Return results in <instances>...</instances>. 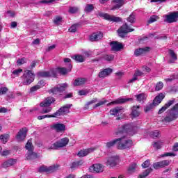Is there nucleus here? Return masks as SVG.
Returning <instances> with one entry per match:
<instances>
[{
  "label": "nucleus",
  "mask_w": 178,
  "mask_h": 178,
  "mask_svg": "<svg viewBox=\"0 0 178 178\" xmlns=\"http://www.w3.org/2000/svg\"><path fill=\"white\" fill-rule=\"evenodd\" d=\"M22 80L24 86H29L34 81V74L30 70H26L22 76Z\"/></svg>",
  "instance_id": "2"
},
{
  "label": "nucleus",
  "mask_w": 178,
  "mask_h": 178,
  "mask_svg": "<svg viewBox=\"0 0 178 178\" xmlns=\"http://www.w3.org/2000/svg\"><path fill=\"white\" fill-rule=\"evenodd\" d=\"M0 140H1L3 144H6V143H8V140H9V135L8 134L0 135Z\"/></svg>",
  "instance_id": "42"
},
{
  "label": "nucleus",
  "mask_w": 178,
  "mask_h": 178,
  "mask_svg": "<svg viewBox=\"0 0 178 178\" xmlns=\"http://www.w3.org/2000/svg\"><path fill=\"white\" fill-rule=\"evenodd\" d=\"M66 88H67V83H61L50 90L49 92H51L54 95H60V93L63 92Z\"/></svg>",
  "instance_id": "4"
},
{
  "label": "nucleus",
  "mask_w": 178,
  "mask_h": 178,
  "mask_svg": "<svg viewBox=\"0 0 178 178\" xmlns=\"http://www.w3.org/2000/svg\"><path fill=\"white\" fill-rule=\"evenodd\" d=\"M127 20L129 23H134L136 22V15L133 13L131 14Z\"/></svg>",
  "instance_id": "46"
},
{
  "label": "nucleus",
  "mask_w": 178,
  "mask_h": 178,
  "mask_svg": "<svg viewBox=\"0 0 178 178\" xmlns=\"http://www.w3.org/2000/svg\"><path fill=\"white\" fill-rule=\"evenodd\" d=\"M54 102H55V98L49 97L42 102L40 105L42 107L51 106V104H54Z\"/></svg>",
  "instance_id": "20"
},
{
  "label": "nucleus",
  "mask_w": 178,
  "mask_h": 178,
  "mask_svg": "<svg viewBox=\"0 0 178 178\" xmlns=\"http://www.w3.org/2000/svg\"><path fill=\"white\" fill-rule=\"evenodd\" d=\"M27 136V129L22 128L17 134L16 139L17 141H23Z\"/></svg>",
  "instance_id": "15"
},
{
  "label": "nucleus",
  "mask_w": 178,
  "mask_h": 178,
  "mask_svg": "<svg viewBox=\"0 0 178 178\" xmlns=\"http://www.w3.org/2000/svg\"><path fill=\"white\" fill-rule=\"evenodd\" d=\"M52 2H55V0H41L38 3H52Z\"/></svg>",
  "instance_id": "62"
},
{
  "label": "nucleus",
  "mask_w": 178,
  "mask_h": 178,
  "mask_svg": "<svg viewBox=\"0 0 178 178\" xmlns=\"http://www.w3.org/2000/svg\"><path fill=\"white\" fill-rule=\"evenodd\" d=\"M24 63H26V58H21L17 61V65L18 66H22V65H24Z\"/></svg>",
  "instance_id": "57"
},
{
  "label": "nucleus",
  "mask_w": 178,
  "mask_h": 178,
  "mask_svg": "<svg viewBox=\"0 0 178 178\" xmlns=\"http://www.w3.org/2000/svg\"><path fill=\"white\" fill-rule=\"evenodd\" d=\"M40 88H41V86L37 85V86H35L31 88L30 91H31V92H34L37 91V90H40Z\"/></svg>",
  "instance_id": "60"
},
{
  "label": "nucleus",
  "mask_w": 178,
  "mask_h": 178,
  "mask_svg": "<svg viewBox=\"0 0 178 178\" xmlns=\"http://www.w3.org/2000/svg\"><path fill=\"white\" fill-rule=\"evenodd\" d=\"M149 166V161L148 160L145 161L143 164H142V168L145 169L146 168H148Z\"/></svg>",
  "instance_id": "64"
},
{
  "label": "nucleus",
  "mask_w": 178,
  "mask_h": 178,
  "mask_svg": "<svg viewBox=\"0 0 178 178\" xmlns=\"http://www.w3.org/2000/svg\"><path fill=\"white\" fill-rule=\"evenodd\" d=\"M158 19H159V17H158L156 15H152V17H150L149 19L148 20V23L149 24L154 23L155 22H156V20H158Z\"/></svg>",
  "instance_id": "49"
},
{
  "label": "nucleus",
  "mask_w": 178,
  "mask_h": 178,
  "mask_svg": "<svg viewBox=\"0 0 178 178\" xmlns=\"http://www.w3.org/2000/svg\"><path fill=\"white\" fill-rule=\"evenodd\" d=\"M118 149H129L133 147V140L126 137L117 138Z\"/></svg>",
  "instance_id": "1"
},
{
  "label": "nucleus",
  "mask_w": 178,
  "mask_h": 178,
  "mask_svg": "<svg viewBox=\"0 0 178 178\" xmlns=\"http://www.w3.org/2000/svg\"><path fill=\"white\" fill-rule=\"evenodd\" d=\"M6 92H8V88L4 87V88H0V95L6 94Z\"/></svg>",
  "instance_id": "63"
},
{
  "label": "nucleus",
  "mask_w": 178,
  "mask_h": 178,
  "mask_svg": "<svg viewBox=\"0 0 178 178\" xmlns=\"http://www.w3.org/2000/svg\"><path fill=\"white\" fill-rule=\"evenodd\" d=\"M133 130V125L131 124H126L118 128L115 131V135L119 136V134H123V133H129Z\"/></svg>",
  "instance_id": "6"
},
{
  "label": "nucleus",
  "mask_w": 178,
  "mask_h": 178,
  "mask_svg": "<svg viewBox=\"0 0 178 178\" xmlns=\"http://www.w3.org/2000/svg\"><path fill=\"white\" fill-rule=\"evenodd\" d=\"M115 144H116L117 148H118V138H116V139H115L113 140L107 142L106 143V147L107 148H112V147H115Z\"/></svg>",
  "instance_id": "34"
},
{
  "label": "nucleus",
  "mask_w": 178,
  "mask_h": 178,
  "mask_svg": "<svg viewBox=\"0 0 178 178\" xmlns=\"http://www.w3.org/2000/svg\"><path fill=\"white\" fill-rule=\"evenodd\" d=\"M72 70V65H70V68L66 69L65 67H59L57 69L58 73H60V74H63L65 76V74H67L68 72H70Z\"/></svg>",
  "instance_id": "33"
},
{
  "label": "nucleus",
  "mask_w": 178,
  "mask_h": 178,
  "mask_svg": "<svg viewBox=\"0 0 178 178\" xmlns=\"http://www.w3.org/2000/svg\"><path fill=\"white\" fill-rule=\"evenodd\" d=\"M102 58L107 62H112L115 59V56L113 54H104Z\"/></svg>",
  "instance_id": "38"
},
{
  "label": "nucleus",
  "mask_w": 178,
  "mask_h": 178,
  "mask_svg": "<svg viewBox=\"0 0 178 178\" xmlns=\"http://www.w3.org/2000/svg\"><path fill=\"white\" fill-rule=\"evenodd\" d=\"M38 76V77H56V71L51 70L49 72H40Z\"/></svg>",
  "instance_id": "14"
},
{
  "label": "nucleus",
  "mask_w": 178,
  "mask_h": 178,
  "mask_svg": "<svg viewBox=\"0 0 178 178\" xmlns=\"http://www.w3.org/2000/svg\"><path fill=\"white\" fill-rule=\"evenodd\" d=\"M45 118H55V116L53 115H40L38 117V120H42V119H45Z\"/></svg>",
  "instance_id": "54"
},
{
  "label": "nucleus",
  "mask_w": 178,
  "mask_h": 178,
  "mask_svg": "<svg viewBox=\"0 0 178 178\" xmlns=\"http://www.w3.org/2000/svg\"><path fill=\"white\" fill-rule=\"evenodd\" d=\"M118 31L120 37L123 38L126 35L127 33H131V31H134V29L130 28V26H127V24H124L118 30Z\"/></svg>",
  "instance_id": "8"
},
{
  "label": "nucleus",
  "mask_w": 178,
  "mask_h": 178,
  "mask_svg": "<svg viewBox=\"0 0 178 178\" xmlns=\"http://www.w3.org/2000/svg\"><path fill=\"white\" fill-rule=\"evenodd\" d=\"M103 38H104V33H102V32H96L92 33L89 37V40L90 41H92V42L99 41V40H102Z\"/></svg>",
  "instance_id": "16"
},
{
  "label": "nucleus",
  "mask_w": 178,
  "mask_h": 178,
  "mask_svg": "<svg viewBox=\"0 0 178 178\" xmlns=\"http://www.w3.org/2000/svg\"><path fill=\"white\" fill-rule=\"evenodd\" d=\"M163 88V83L160 81L156 83V88H155V91H161V90Z\"/></svg>",
  "instance_id": "47"
},
{
  "label": "nucleus",
  "mask_w": 178,
  "mask_h": 178,
  "mask_svg": "<svg viewBox=\"0 0 178 178\" xmlns=\"http://www.w3.org/2000/svg\"><path fill=\"white\" fill-rule=\"evenodd\" d=\"M25 148L28 150V152H31V151L34 149V147L33 146V143H31V139L28 140L27 143L25 145Z\"/></svg>",
  "instance_id": "36"
},
{
  "label": "nucleus",
  "mask_w": 178,
  "mask_h": 178,
  "mask_svg": "<svg viewBox=\"0 0 178 178\" xmlns=\"http://www.w3.org/2000/svg\"><path fill=\"white\" fill-rule=\"evenodd\" d=\"M112 51H115L116 52L123 49V44L120 42L113 41L110 43Z\"/></svg>",
  "instance_id": "17"
},
{
  "label": "nucleus",
  "mask_w": 178,
  "mask_h": 178,
  "mask_svg": "<svg viewBox=\"0 0 178 178\" xmlns=\"http://www.w3.org/2000/svg\"><path fill=\"white\" fill-rule=\"evenodd\" d=\"M150 48L148 47L139 48L135 50L134 55L136 56H140V55H144V54H147L149 51Z\"/></svg>",
  "instance_id": "24"
},
{
  "label": "nucleus",
  "mask_w": 178,
  "mask_h": 178,
  "mask_svg": "<svg viewBox=\"0 0 178 178\" xmlns=\"http://www.w3.org/2000/svg\"><path fill=\"white\" fill-rule=\"evenodd\" d=\"M147 94L145 93H140L138 95H135V98H136V100L138 102H144L147 100Z\"/></svg>",
  "instance_id": "31"
},
{
  "label": "nucleus",
  "mask_w": 178,
  "mask_h": 178,
  "mask_svg": "<svg viewBox=\"0 0 178 178\" xmlns=\"http://www.w3.org/2000/svg\"><path fill=\"white\" fill-rule=\"evenodd\" d=\"M69 31H70V33H76V31H77V24L72 25L69 29Z\"/></svg>",
  "instance_id": "56"
},
{
  "label": "nucleus",
  "mask_w": 178,
  "mask_h": 178,
  "mask_svg": "<svg viewBox=\"0 0 178 178\" xmlns=\"http://www.w3.org/2000/svg\"><path fill=\"white\" fill-rule=\"evenodd\" d=\"M153 167L154 169H159L160 168H162V164L160 162H156L153 164Z\"/></svg>",
  "instance_id": "61"
},
{
  "label": "nucleus",
  "mask_w": 178,
  "mask_h": 178,
  "mask_svg": "<svg viewBox=\"0 0 178 178\" xmlns=\"http://www.w3.org/2000/svg\"><path fill=\"white\" fill-rule=\"evenodd\" d=\"M119 162L118 156H112L109 157L107 160V165H109L111 167L116 166Z\"/></svg>",
  "instance_id": "19"
},
{
  "label": "nucleus",
  "mask_w": 178,
  "mask_h": 178,
  "mask_svg": "<svg viewBox=\"0 0 178 178\" xmlns=\"http://www.w3.org/2000/svg\"><path fill=\"white\" fill-rule=\"evenodd\" d=\"M51 128L56 131H65L66 127L63 124H53Z\"/></svg>",
  "instance_id": "23"
},
{
  "label": "nucleus",
  "mask_w": 178,
  "mask_h": 178,
  "mask_svg": "<svg viewBox=\"0 0 178 178\" xmlns=\"http://www.w3.org/2000/svg\"><path fill=\"white\" fill-rule=\"evenodd\" d=\"M129 101H133L132 98H118L107 104V106H111V105H119L120 104H125V102H129Z\"/></svg>",
  "instance_id": "13"
},
{
  "label": "nucleus",
  "mask_w": 178,
  "mask_h": 178,
  "mask_svg": "<svg viewBox=\"0 0 178 178\" xmlns=\"http://www.w3.org/2000/svg\"><path fill=\"white\" fill-rule=\"evenodd\" d=\"M69 12L72 14L77 13L79 12L78 7H70Z\"/></svg>",
  "instance_id": "51"
},
{
  "label": "nucleus",
  "mask_w": 178,
  "mask_h": 178,
  "mask_svg": "<svg viewBox=\"0 0 178 178\" xmlns=\"http://www.w3.org/2000/svg\"><path fill=\"white\" fill-rule=\"evenodd\" d=\"M152 145L156 149H161L163 145V143L162 141L154 142Z\"/></svg>",
  "instance_id": "40"
},
{
  "label": "nucleus",
  "mask_w": 178,
  "mask_h": 178,
  "mask_svg": "<svg viewBox=\"0 0 178 178\" xmlns=\"http://www.w3.org/2000/svg\"><path fill=\"white\" fill-rule=\"evenodd\" d=\"M54 22L55 23V24H57V26H59V24L62 23V17H60V16L56 17L55 19H54Z\"/></svg>",
  "instance_id": "48"
},
{
  "label": "nucleus",
  "mask_w": 178,
  "mask_h": 178,
  "mask_svg": "<svg viewBox=\"0 0 178 178\" xmlns=\"http://www.w3.org/2000/svg\"><path fill=\"white\" fill-rule=\"evenodd\" d=\"M164 156H176V154L173 152H166L161 155V158H164Z\"/></svg>",
  "instance_id": "58"
},
{
  "label": "nucleus",
  "mask_w": 178,
  "mask_h": 178,
  "mask_svg": "<svg viewBox=\"0 0 178 178\" xmlns=\"http://www.w3.org/2000/svg\"><path fill=\"white\" fill-rule=\"evenodd\" d=\"M169 54V63H175L177 60V54L172 49L168 50Z\"/></svg>",
  "instance_id": "22"
},
{
  "label": "nucleus",
  "mask_w": 178,
  "mask_h": 178,
  "mask_svg": "<svg viewBox=\"0 0 178 178\" xmlns=\"http://www.w3.org/2000/svg\"><path fill=\"white\" fill-rule=\"evenodd\" d=\"M72 59H74V60H76V62L79 63H82L84 62V60H86V58H84V56H81V55H75L72 56Z\"/></svg>",
  "instance_id": "35"
},
{
  "label": "nucleus",
  "mask_w": 178,
  "mask_h": 178,
  "mask_svg": "<svg viewBox=\"0 0 178 178\" xmlns=\"http://www.w3.org/2000/svg\"><path fill=\"white\" fill-rule=\"evenodd\" d=\"M113 70L111 68H106L99 72L98 77L99 79H105L112 74Z\"/></svg>",
  "instance_id": "18"
},
{
  "label": "nucleus",
  "mask_w": 178,
  "mask_h": 178,
  "mask_svg": "<svg viewBox=\"0 0 178 178\" xmlns=\"http://www.w3.org/2000/svg\"><path fill=\"white\" fill-rule=\"evenodd\" d=\"M151 172H152V168L147 169L145 172L139 175V177L145 178L147 176H148V175H149V173H151Z\"/></svg>",
  "instance_id": "41"
},
{
  "label": "nucleus",
  "mask_w": 178,
  "mask_h": 178,
  "mask_svg": "<svg viewBox=\"0 0 178 178\" xmlns=\"http://www.w3.org/2000/svg\"><path fill=\"white\" fill-rule=\"evenodd\" d=\"M51 111H52V107L48 106H46V108H44L42 111V113H49V112H51Z\"/></svg>",
  "instance_id": "53"
},
{
  "label": "nucleus",
  "mask_w": 178,
  "mask_h": 178,
  "mask_svg": "<svg viewBox=\"0 0 178 178\" xmlns=\"http://www.w3.org/2000/svg\"><path fill=\"white\" fill-rule=\"evenodd\" d=\"M99 16H100V17H104V19L108 20V22H122V18L106 13H99Z\"/></svg>",
  "instance_id": "11"
},
{
  "label": "nucleus",
  "mask_w": 178,
  "mask_h": 178,
  "mask_svg": "<svg viewBox=\"0 0 178 178\" xmlns=\"http://www.w3.org/2000/svg\"><path fill=\"white\" fill-rule=\"evenodd\" d=\"M159 136H161V133L158 130L150 132V136L152 137V138H158Z\"/></svg>",
  "instance_id": "44"
},
{
  "label": "nucleus",
  "mask_w": 178,
  "mask_h": 178,
  "mask_svg": "<svg viewBox=\"0 0 178 178\" xmlns=\"http://www.w3.org/2000/svg\"><path fill=\"white\" fill-rule=\"evenodd\" d=\"M45 118H55V116L53 115H40L38 117V120H42V119H45Z\"/></svg>",
  "instance_id": "55"
},
{
  "label": "nucleus",
  "mask_w": 178,
  "mask_h": 178,
  "mask_svg": "<svg viewBox=\"0 0 178 178\" xmlns=\"http://www.w3.org/2000/svg\"><path fill=\"white\" fill-rule=\"evenodd\" d=\"M113 8L111 10H115V9H120L124 5V0H113Z\"/></svg>",
  "instance_id": "21"
},
{
  "label": "nucleus",
  "mask_w": 178,
  "mask_h": 178,
  "mask_svg": "<svg viewBox=\"0 0 178 178\" xmlns=\"http://www.w3.org/2000/svg\"><path fill=\"white\" fill-rule=\"evenodd\" d=\"M94 10V5L92 4H87L85 7V12L86 13H90V12H92Z\"/></svg>",
  "instance_id": "43"
},
{
  "label": "nucleus",
  "mask_w": 178,
  "mask_h": 178,
  "mask_svg": "<svg viewBox=\"0 0 178 178\" xmlns=\"http://www.w3.org/2000/svg\"><path fill=\"white\" fill-rule=\"evenodd\" d=\"M160 163H161L162 168H165V166H169V165H170V161L169 160H163L160 161Z\"/></svg>",
  "instance_id": "50"
},
{
  "label": "nucleus",
  "mask_w": 178,
  "mask_h": 178,
  "mask_svg": "<svg viewBox=\"0 0 178 178\" xmlns=\"http://www.w3.org/2000/svg\"><path fill=\"white\" fill-rule=\"evenodd\" d=\"M89 170L92 173H102L104 172V165L99 163L93 164L89 168Z\"/></svg>",
  "instance_id": "12"
},
{
  "label": "nucleus",
  "mask_w": 178,
  "mask_h": 178,
  "mask_svg": "<svg viewBox=\"0 0 178 178\" xmlns=\"http://www.w3.org/2000/svg\"><path fill=\"white\" fill-rule=\"evenodd\" d=\"M178 118V113L177 111H175L174 110H170V113L168 116H166L162 122L163 123H170V122H173V120H176Z\"/></svg>",
  "instance_id": "10"
},
{
  "label": "nucleus",
  "mask_w": 178,
  "mask_h": 178,
  "mask_svg": "<svg viewBox=\"0 0 178 178\" xmlns=\"http://www.w3.org/2000/svg\"><path fill=\"white\" fill-rule=\"evenodd\" d=\"M136 169H137V164L136 163H133L128 168V172L129 173H134V172H136Z\"/></svg>",
  "instance_id": "39"
},
{
  "label": "nucleus",
  "mask_w": 178,
  "mask_h": 178,
  "mask_svg": "<svg viewBox=\"0 0 178 178\" xmlns=\"http://www.w3.org/2000/svg\"><path fill=\"white\" fill-rule=\"evenodd\" d=\"M87 83V79L84 78H77L74 80L73 85L75 86H83Z\"/></svg>",
  "instance_id": "29"
},
{
  "label": "nucleus",
  "mask_w": 178,
  "mask_h": 178,
  "mask_svg": "<svg viewBox=\"0 0 178 178\" xmlns=\"http://www.w3.org/2000/svg\"><path fill=\"white\" fill-rule=\"evenodd\" d=\"M72 108V104H66L60 108L54 114V118H59V116H63L66 113H69V110Z\"/></svg>",
  "instance_id": "5"
},
{
  "label": "nucleus",
  "mask_w": 178,
  "mask_h": 178,
  "mask_svg": "<svg viewBox=\"0 0 178 178\" xmlns=\"http://www.w3.org/2000/svg\"><path fill=\"white\" fill-rule=\"evenodd\" d=\"M67 144H69V138H63L49 147V149H59V148L66 147Z\"/></svg>",
  "instance_id": "3"
},
{
  "label": "nucleus",
  "mask_w": 178,
  "mask_h": 178,
  "mask_svg": "<svg viewBox=\"0 0 178 178\" xmlns=\"http://www.w3.org/2000/svg\"><path fill=\"white\" fill-rule=\"evenodd\" d=\"M106 102H108V100H106L105 99H102V101H100L98 103H97L93 106V108H98V106H102V105H105V104H106Z\"/></svg>",
  "instance_id": "45"
},
{
  "label": "nucleus",
  "mask_w": 178,
  "mask_h": 178,
  "mask_svg": "<svg viewBox=\"0 0 178 178\" xmlns=\"http://www.w3.org/2000/svg\"><path fill=\"white\" fill-rule=\"evenodd\" d=\"M17 162V159H10L8 161L3 163V166L4 168H9V166H13V165H15Z\"/></svg>",
  "instance_id": "30"
},
{
  "label": "nucleus",
  "mask_w": 178,
  "mask_h": 178,
  "mask_svg": "<svg viewBox=\"0 0 178 178\" xmlns=\"http://www.w3.org/2000/svg\"><path fill=\"white\" fill-rule=\"evenodd\" d=\"M23 72V70L22 69H18V70H15L13 72V74H14V76H15V77H17V76H20V74Z\"/></svg>",
  "instance_id": "52"
},
{
  "label": "nucleus",
  "mask_w": 178,
  "mask_h": 178,
  "mask_svg": "<svg viewBox=\"0 0 178 178\" xmlns=\"http://www.w3.org/2000/svg\"><path fill=\"white\" fill-rule=\"evenodd\" d=\"M178 20V11L165 15L164 22L166 23H176Z\"/></svg>",
  "instance_id": "7"
},
{
  "label": "nucleus",
  "mask_w": 178,
  "mask_h": 178,
  "mask_svg": "<svg viewBox=\"0 0 178 178\" xmlns=\"http://www.w3.org/2000/svg\"><path fill=\"white\" fill-rule=\"evenodd\" d=\"M175 104V99L169 100L159 111V115H161L169 108V106H171V105H173Z\"/></svg>",
  "instance_id": "27"
},
{
  "label": "nucleus",
  "mask_w": 178,
  "mask_h": 178,
  "mask_svg": "<svg viewBox=\"0 0 178 178\" xmlns=\"http://www.w3.org/2000/svg\"><path fill=\"white\" fill-rule=\"evenodd\" d=\"M163 98H165V93H160L158 96H156L153 101L154 106H156V105H159V104L162 102V100L163 99Z\"/></svg>",
  "instance_id": "26"
},
{
  "label": "nucleus",
  "mask_w": 178,
  "mask_h": 178,
  "mask_svg": "<svg viewBox=\"0 0 178 178\" xmlns=\"http://www.w3.org/2000/svg\"><path fill=\"white\" fill-rule=\"evenodd\" d=\"M94 149H95V148L85 149L79 151L77 155L78 156H80V157L87 156L88 154L91 152H94Z\"/></svg>",
  "instance_id": "25"
},
{
  "label": "nucleus",
  "mask_w": 178,
  "mask_h": 178,
  "mask_svg": "<svg viewBox=\"0 0 178 178\" xmlns=\"http://www.w3.org/2000/svg\"><path fill=\"white\" fill-rule=\"evenodd\" d=\"M122 111H123V108L117 106L110 111V115L118 116V115H120V113H122Z\"/></svg>",
  "instance_id": "28"
},
{
  "label": "nucleus",
  "mask_w": 178,
  "mask_h": 178,
  "mask_svg": "<svg viewBox=\"0 0 178 178\" xmlns=\"http://www.w3.org/2000/svg\"><path fill=\"white\" fill-rule=\"evenodd\" d=\"M35 159H37V154L33 152V150H31V152H28V153L26 154V159L31 160Z\"/></svg>",
  "instance_id": "37"
},
{
  "label": "nucleus",
  "mask_w": 178,
  "mask_h": 178,
  "mask_svg": "<svg viewBox=\"0 0 178 178\" xmlns=\"http://www.w3.org/2000/svg\"><path fill=\"white\" fill-rule=\"evenodd\" d=\"M143 74H144V72H141V71L139 70H137L135 72L134 76H136V77H140V76H143Z\"/></svg>",
  "instance_id": "59"
},
{
  "label": "nucleus",
  "mask_w": 178,
  "mask_h": 178,
  "mask_svg": "<svg viewBox=\"0 0 178 178\" xmlns=\"http://www.w3.org/2000/svg\"><path fill=\"white\" fill-rule=\"evenodd\" d=\"M138 109H140V106H134L132 108L131 116H133V118H138V116H140V111H138Z\"/></svg>",
  "instance_id": "32"
},
{
  "label": "nucleus",
  "mask_w": 178,
  "mask_h": 178,
  "mask_svg": "<svg viewBox=\"0 0 178 178\" xmlns=\"http://www.w3.org/2000/svg\"><path fill=\"white\" fill-rule=\"evenodd\" d=\"M58 169H59L58 165H53L49 167L43 165L38 169V172H45L46 173H53V172H56Z\"/></svg>",
  "instance_id": "9"
}]
</instances>
